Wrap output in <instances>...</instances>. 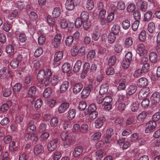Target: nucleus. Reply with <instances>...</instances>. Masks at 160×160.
<instances>
[{
  "mask_svg": "<svg viewBox=\"0 0 160 160\" xmlns=\"http://www.w3.org/2000/svg\"><path fill=\"white\" fill-rule=\"evenodd\" d=\"M45 70L43 69L40 70L38 73L37 78L38 82L37 86L41 87L43 86V81L45 79Z\"/></svg>",
  "mask_w": 160,
  "mask_h": 160,
  "instance_id": "f257e3e1",
  "label": "nucleus"
},
{
  "mask_svg": "<svg viewBox=\"0 0 160 160\" xmlns=\"http://www.w3.org/2000/svg\"><path fill=\"white\" fill-rule=\"evenodd\" d=\"M23 59V57L21 55H19L17 58L12 60L10 63V66L13 68H17L19 65V62H21Z\"/></svg>",
  "mask_w": 160,
  "mask_h": 160,
  "instance_id": "f03ea898",
  "label": "nucleus"
},
{
  "mask_svg": "<svg viewBox=\"0 0 160 160\" xmlns=\"http://www.w3.org/2000/svg\"><path fill=\"white\" fill-rule=\"evenodd\" d=\"M93 88V86L89 84L86 87L84 88L81 93V97L82 98H86L89 95L91 91Z\"/></svg>",
  "mask_w": 160,
  "mask_h": 160,
  "instance_id": "7ed1b4c3",
  "label": "nucleus"
},
{
  "mask_svg": "<svg viewBox=\"0 0 160 160\" xmlns=\"http://www.w3.org/2000/svg\"><path fill=\"white\" fill-rule=\"evenodd\" d=\"M157 126L156 122L155 121H150L147 123L146 125L145 132L148 133L154 129Z\"/></svg>",
  "mask_w": 160,
  "mask_h": 160,
  "instance_id": "20e7f679",
  "label": "nucleus"
},
{
  "mask_svg": "<svg viewBox=\"0 0 160 160\" xmlns=\"http://www.w3.org/2000/svg\"><path fill=\"white\" fill-rule=\"evenodd\" d=\"M105 121L106 118L104 116L102 115L100 116L95 121L94 125L95 127L97 128H100L102 126Z\"/></svg>",
  "mask_w": 160,
  "mask_h": 160,
  "instance_id": "39448f33",
  "label": "nucleus"
},
{
  "mask_svg": "<svg viewBox=\"0 0 160 160\" xmlns=\"http://www.w3.org/2000/svg\"><path fill=\"white\" fill-rule=\"evenodd\" d=\"M62 38V36L60 33H57L55 35L52 42V44L55 48H58L60 46Z\"/></svg>",
  "mask_w": 160,
  "mask_h": 160,
  "instance_id": "423d86ee",
  "label": "nucleus"
},
{
  "mask_svg": "<svg viewBox=\"0 0 160 160\" xmlns=\"http://www.w3.org/2000/svg\"><path fill=\"white\" fill-rule=\"evenodd\" d=\"M150 90L148 88H144L141 89L138 93V97L139 99L146 97L150 93Z\"/></svg>",
  "mask_w": 160,
  "mask_h": 160,
  "instance_id": "0eeeda50",
  "label": "nucleus"
},
{
  "mask_svg": "<svg viewBox=\"0 0 160 160\" xmlns=\"http://www.w3.org/2000/svg\"><path fill=\"white\" fill-rule=\"evenodd\" d=\"M58 142V140L57 138L51 140L47 146L48 150L51 152L54 151L57 147Z\"/></svg>",
  "mask_w": 160,
  "mask_h": 160,
  "instance_id": "6e6552de",
  "label": "nucleus"
},
{
  "mask_svg": "<svg viewBox=\"0 0 160 160\" xmlns=\"http://www.w3.org/2000/svg\"><path fill=\"white\" fill-rule=\"evenodd\" d=\"M69 103L67 102H62L59 105L58 109V112L60 113L65 112L69 108Z\"/></svg>",
  "mask_w": 160,
  "mask_h": 160,
  "instance_id": "1a4fd4ad",
  "label": "nucleus"
},
{
  "mask_svg": "<svg viewBox=\"0 0 160 160\" xmlns=\"http://www.w3.org/2000/svg\"><path fill=\"white\" fill-rule=\"evenodd\" d=\"M151 100L152 103L156 104L158 103L160 100V95L158 92H154L151 97Z\"/></svg>",
  "mask_w": 160,
  "mask_h": 160,
  "instance_id": "9d476101",
  "label": "nucleus"
},
{
  "mask_svg": "<svg viewBox=\"0 0 160 160\" xmlns=\"http://www.w3.org/2000/svg\"><path fill=\"white\" fill-rule=\"evenodd\" d=\"M83 148L81 146H78L75 147L73 151L72 155L75 158L79 156L83 152Z\"/></svg>",
  "mask_w": 160,
  "mask_h": 160,
  "instance_id": "9b49d317",
  "label": "nucleus"
},
{
  "mask_svg": "<svg viewBox=\"0 0 160 160\" xmlns=\"http://www.w3.org/2000/svg\"><path fill=\"white\" fill-rule=\"evenodd\" d=\"M60 25L62 28H73L74 26V24L73 22H70L69 24L68 23V22L65 18L61 19L60 20Z\"/></svg>",
  "mask_w": 160,
  "mask_h": 160,
  "instance_id": "f8f14e48",
  "label": "nucleus"
},
{
  "mask_svg": "<svg viewBox=\"0 0 160 160\" xmlns=\"http://www.w3.org/2000/svg\"><path fill=\"white\" fill-rule=\"evenodd\" d=\"M137 90V86L134 84H133L129 86L127 89V94L128 95H131L134 94Z\"/></svg>",
  "mask_w": 160,
  "mask_h": 160,
  "instance_id": "ddd939ff",
  "label": "nucleus"
},
{
  "mask_svg": "<svg viewBox=\"0 0 160 160\" xmlns=\"http://www.w3.org/2000/svg\"><path fill=\"white\" fill-rule=\"evenodd\" d=\"M136 51L139 54H146L147 52V50L145 48L144 44L142 43L140 44L137 45Z\"/></svg>",
  "mask_w": 160,
  "mask_h": 160,
  "instance_id": "4468645a",
  "label": "nucleus"
},
{
  "mask_svg": "<svg viewBox=\"0 0 160 160\" xmlns=\"http://www.w3.org/2000/svg\"><path fill=\"white\" fill-rule=\"evenodd\" d=\"M137 84L139 87H144L148 84V80L145 78H142L138 80Z\"/></svg>",
  "mask_w": 160,
  "mask_h": 160,
  "instance_id": "2eb2a0df",
  "label": "nucleus"
},
{
  "mask_svg": "<svg viewBox=\"0 0 160 160\" xmlns=\"http://www.w3.org/2000/svg\"><path fill=\"white\" fill-rule=\"evenodd\" d=\"M74 140V137L71 135L69 136L67 139L63 143V147L64 148H66L69 147L71 143Z\"/></svg>",
  "mask_w": 160,
  "mask_h": 160,
  "instance_id": "dca6fc26",
  "label": "nucleus"
},
{
  "mask_svg": "<svg viewBox=\"0 0 160 160\" xmlns=\"http://www.w3.org/2000/svg\"><path fill=\"white\" fill-rule=\"evenodd\" d=\"M69 82L67 81L63 82L60 88L61 93H63L66 91L69 88Z\"/></svg>",
  "mask_w": 160,
  "mask_h": 160,
  "instance_id": "f3484780",
  "label": "nucleus"
},
{
  "mask_svg": "<svg viewBox=\"0 0 160 160\" xmlns=\"http://www.w3.org/2000/svg\"><path fill=\"white\" fill-rule=\"evenodd\" d=\"M96 110L97 107L96 105L94 103H92L90 105L84 112L85 115H88L90 112H96Z\"/></svg>",
  "mask_w": 160,
  "mask_h": 160,
  "instance_id": "a211bd4d",
  "label": "nucleus"
},
{
  "mask_svg": "<svg viewBox=\"0 0 160 160\" xmlns=\"http://www.w3.org/2000/svg\"><path fill=\"white\" fill-rule=\"evenodd\" d=\"M83 88L82 84L80 82L75 84L73 87V92L76 94L80 92Z\"/></svg>",
  "mask_w": 160,
  "mask_h": 160,
  "instance_id": "6ab92c4d",
  "label": "nucleus"
},
{
  "mask_svg": "<svg viewBox=\"0 0 160 160\" xmlns=\"http://www.w3.org/2000/svg\"><path fill=\"white\" fill-rule=\"evenodd\" d=\"M9 71L6 68H3L0 70V78L4 79L8 76Z\"/></svg>",
  "mask_w": 160,
  "mask_h": 160,
  "instance_id": "aec40b11",
  "label": "nucleus"
},
{
  "mask_svg": "<svg viewBox=\"0 0 160 160\" xmlns=\"http://www.w3.org/2000/svg\"><path fill=\"white\" fill-rule=\"evenodd\" d=\"M5 50L6 53L9 57L13 56L14 54V48L11 45H7L6 46Z\"/></svg>",
  "mask_w": 160,
  "mask_h": 160,
  "instance_id": "412c9836",
  "label": "nucleus"
},
{
  "mask_svg": "<svg viewBox=\"0 0 160 160\" xmlns=\"http://www.w3.org/2000/svg\"><path fill=\"white\" fill-rule=\"evenodd\" d=\"M36 92V88L34 86L30 87L28 90V97L32 98L34 97Z\"/></svg>",
  "mask_w": 160,
  "mask_h": 160,
  "instance_id": "4be33fe9",
  "label": "nucleus"
},
{
  "mask_svg": "<svg viewBox=\"0 0 160 160\" xmlns=\"http://www.w3.org/2000/svg\"><path fill=\"white\" fill-rule=\"evenodd\" d=\"M63 56V53L61 51L56 52L54 56V62L55 64L56 62H58L62 58Z\"/></svg>",
  "mask_w": 160,
  "mask_h": 160,
  "instance_id": "5701e85b",
  "label": "nucleus"
},
{
  "mask_svg": "<svg viewBox=\"0 0 160 160\" xmlns=\"http://www.w3.org/2000/svg\"><path fill=\"white\" fill-rule=\"evenodd\" d=\"M76 112V110L74 109H70L68 111L67 117L68 119L72 120L75 116Z\"/></svg>",
  "mask_w": 160,
  "mask_h": 160,
  "instance_id": "b1692460",
  "label": "nucleus"
},
{
  "mask_svg": "<svg viewBox=\"0 0 160 160\" xmlns=\"http://www.w3.org/2000/svg\"><path fill=\"white\" fill-rule=\"evenodd\" d=\"M61 10L59 7H56L53 9L52 12V15L55 18L58 17L61 15Z\"/></svg>",
  "mask_w": 160,
  "mask_h": 160,
  "instance_id": "393cba45",
  "label": "nucleus"
},
{
  "mask_svg": "<svg viewBox=\"0 0 160 160\" xmlns=\"http://www.w3.org/2000/svg\"><path fill=\"white\" fill-rule=\"evenodd\" d=\"M108 86L107 84L102 85L100 88L99 93L101 95L104 94L108 92Z\"/></svg>",
  "mask_w": 160,
  "mask_h": 160,
  "instance_id": "a878e982",
  "label": "nucleus"
},
{
  "mask_svg": "<svg viewBox=\"0 0 160 160\" xmlns=\"http://www.w3.org/2000/svg\"><path fill=\"white\" fill-rule=\"evenodd\" d=\"M150 61L153 63L156 62L158 60V55L157 53L154 52H151L149 55Z\"/></svg>",
  "mask_w": 160,
  "mask_h": 160,
  "instance_id": "bb28decb",
  "label": "nucleus"
},
{
  "mask_svg": "<svg viewBox=\"0 0 160 160\" xmlns=\"http://www.w3.org/2000/svg\"><path fill=\"white\" fill-rule=\"evenodd\" d=\"M75 5L70 0H67L65 3L66 8L68 10H72L74 8Z\"/></svg>",
  "mask_w": 160,
  "mask_h": 160,
  "instance_id": "cd10ccee",
  "label": "nucleus"
},
{
  "mask_svg": "<svg viewBox=\"0 0 160 160\" xmlns=\"http://www.w3.org/2000/svg\"><path fill=\"white\" fill-rule=\"evenodd\" d=\"M104 150L101 149L97 150L95 152V157L97 160H101L103 156Z\"/></svg>",
  "mask_w": 160,
  "mask_h": 160,
  "instance_id": "c85d7f7f",
  "label": "nucleus"
},
{
  "mask_svg": "<svg viewBox=\"0 0 160 160\" xmlns=\"http://www.w3.org/2000/svg\"><path fill=\"white\" fill-rule=\"evenodd\" d=\"M102 134L100 132H97L93 134L91 137V140L96 142L98 141L101 136Z\"/></svg>",
  "mask_w": 160,
  "mask_h": 160,
  "instance_id": "c756f323",
  "label": "nucleus"
},
{
  "mask_svg": "<svg viewBox=\"0 0 160 160\" xmlns=\"http://www.w3.org/2000/svg\"><path fill=\"white\" fill-rule=\"evenodd\" d=\"M81 61L80 60H78L73 68V71L75 72H78L81 68Z\"/></svg>",
  "mask_w": 160,
  "mask_h": 160,
  "instance_id": "7c9ffc66",
  "label": "nucleus"
},
{
  "mask_svg": "<svg viewBox=\"0 0 160 160\" xmlns=\"http://www.w3.org/2000/svg\"><path fill=\"white\" fill-rule=\"evenodd\" d=\"M89 14L88 12L83 11L81 12L79 18L83 21H86L89 18Z\"/></svg>",
  "mask_w": 160,
  "mask_h": 160,
  "instance_id": "2f4dec72",
  "label": "nucleus"
},
{
  "mask_svg": "<svg viewBox=\"0 0 160 160\" xmlns=\"http://www.w3.org/2000/svg\"><path fill=\"white\" fill-rule=\"evenodd\" d=\"M133 43L132 39L131 37L127 38L125 41L124 47L126 48H128L130 47Z\"/></svg>",
  "mask_w": 160,
  "mask_h": 160,
  "instance_id": "473e14b6",
  "label": "nucleus"
},
{
  "mask_svg": "<svg viewBox=\"0 0 160 160\" xmlns=\"http://www.w3.org/2000/svg\"><path fill=\"white\" fill-rule=\"evenodd\" d=\"M18 10L15 9L13 10L8 16V18L10 20H12L16 18L18 15Z\"/></svg>",
  "mask_w": 160,
  "mask_h": 160,
  "instance_id": "72a5a7b5",
  "label": "nucleus"
},
{
  "mask_svg": "<svg viewBox=\"0 0 160 160\" xmlns=\"http://www.w3.org/2000/svg\"><path fill=\"white\" fill-rule=\"evenodd\" d=\"M70 65L68 62L64 63L62 67V71L64 72H68L70 70Z\"/></svg>",
  "mask_w": 160,
  "mask_h": 160,
  "instance_id": "f704fd0d",
  "label": "nucleus"
},
{
  "mask_svg": "<svg viewBox=\"0 0 160 160\" xmlns=\"http://www.w3.org/2000/svg\"><path fill=\"white\" fill-rule=\"evenodd\" d=\"M122 25V28L125 30L128 29L130 26L129 21L128 19H125L123 21Z\"/></svg>",
  "mask_w": 160,
  "mask_h": 160,
  "instance_id": "c9c22d12",
  "label": "nucleus"
},
{
  "mask_svg": "<svg viewBox=\"0 0 160 160\" xmlns=\"http://www.w3.org/2000/svg\"><path fill=\"white\" fill-rule=\"evenodd\" d=\"M120 27L118 25H114L112 28V33L115 35H117L120 31Z\"/></svg>",
  "mask_w": 160,
  "mask_h": 160,
  "instance_id": "e433bc0d",
  "label": "nucleus"
},
{
  "mask_svg": "<svg viewBox=\"0 0 160 160\" xmlns=\"http://www.w3.org/2000/svg\"><path fill=\"white\" fill-rule=\"evenodd\" d=\"M147 113L145 111H142L140 113L138 116L137 118L139 121H142L146 118Z\"/></svg>",
  "mask_w": 160,
  "mask_h": 160,
  "instance_id": "4c0bfd02",
  "label": "nucleus"
},
{
  "mask_svg": "<svg viewBox=\"0 0 160 160\" xmlns=\"http://www.w3.org/2000/svg\"><path fill=\"white\" fill-rule=\"evenodd\" d=\"M52 89L50 88H47L43 93V96L45 98H48L52 94Z\"/></svg>",
  "mask_w": 160,
  "mask_h": 160,
  "instance_id": "58836bf2",
  "label": "nucleus"
},
{
  "mask_svg": "<svg viewBox=\"0 0 160 160\" xmlns=\"http://www.w3.org/2000/svg\"><path fill=\"white\" fill-rule=\"evenodd\" d=\"M96 54L94 50H91L88 52L87 56V58L88 60H91L93 59Z\"/></svg>",
  "mask_w": 160,
  "mask_h": 160,
  "instance_id": "ea45409f",
  "label": "nucleus"
},
{
  "mask_svg": "<svg viewBox=\"0 0 160 160\" xmlns=\"http://www.w3.org/2000/svg\"><path fill=\"white\" fill-rule=\"evenodd\" d=\"M146 38V33L145 30H142L139 36V39L141 42H143L145 41Z\"/></svg>",
  "mask_w": 160,
  "mask_h": 160,
  "instance_id": "a19ab883",
  "label": "nucleus"
},
{
  "mask_svg": "<svg viewBox=\"0 0 160 160\" xmlns=\"http://www.w3.org/2000/svg\"><path fill=\"white\" fill-rule=\"evenodd\" d=\"M148 29L149 32L153 33L155 29L154 24L153 22L149 23L148 25Z\"/></svg>",
  "mask_w": 160,
  "mask_h": 160,
  "instance_id": "79ce46f5",
  "label": "nucleus"
},
{
  "mask_svg": "<svg viewBox=\"0 0 160 160\" xmlns=\"http://www.w3.org/2000/svg\"><path fill=\"white\" fill-rule=\"evenodd\" d=\"M22 87V85L20 83H17L15 84L13 87V90L14 92H17L20 91Z\"/></svg>",
  "mask_w": 160,
  "mask_h": 160,
  "instance_id": "37998d69",
  "label": "nucleus"
},
{
  "mask_svg": "<svg viewBox=\"0 0 160 160\" xmlns=\"http://www.w3.org/2000/svg\"><path fill=\"white\" fill-rule=\"evenodd\" d=\"M43 147L40 145H38L36 146L34 148V153L36 154H38L40 153L42 150Z\"/></svg>",
  "mask_w": 160,
  "mask_h": 160,
  "instance_id": "c03bdc74",
  "label": "nucleus"
},
{
  "mask_svg": "<svg viewBox=\"0 0 160 160\" xmlns=\"http://www.w3.org/2000/svg\"><path fill=\"white\" fill-rule=\"evenodd\" d=\"M73 41V38L72 36H68L65 40V44L67 46H70L72 43Z\"/></svg>",
  "mask_w": 160,
  "mask_h": 160,
  "instance_id": "a18cd8bd",
  "label": "nucleus"
},
{
  "mask_svg": "<svg viewBox=\"0 0 160 160\" xmlns=\"http://www.w3.org/2000/svg\"><path fill=\"white\" fill-rule=\"evenodd\" d=\"M86 6L88 10H90L92 9L94 7L93 1L87 0Z\"/></svg>",
  "mask_w": 160,
  "mask_h": 160,
  "instance_id": "49530a36",
  "label": "nucleus"
},
{
  "mask_svg": "<svg viewBox=\"0 0 160 160\" xmlns=\"http://www.w3.org/2000/svg\"><path fill=\"white\" fill-rule=\"evenodd\" d=\"M43 52V49L41 47H38L35 50L34 55L35 57H39L41 56Z\"/></svg>",
  "mask_w": 160,
  "mask_h": 160,
  "instance_id": "de8ad7c7",
  "label": "nucleus"
},
{
  "mask_svg": "<svg viewBox=\"0 0 160 160\" xmlns=\"http://www.w3.org/2000/svg\"><path fill=\"white\" fill-rule=\"evenodd\" d=\"M58 120L56 117H53L51 120L50 125L52 127H55L58 125Z\"/></svg>",
  "mask_w": 160,
  "mask_h": 160,
  "instance_id": "09e8293b",
  "label": "nucleus"
},
{
  "mask_svg": "<svg viewBox=\"0 0 160 160\" xmlns=\"http://www.w3.org/2000/svg\"><path fill=\"white\" fill-rule=\"evenodd\" d=\"M126 88L125 81L123 79L122 81H121L120 82L119 84L118 88V90L121 91L124 90Z\"/></svg>",
  "mask_w": 160,
  "mask_h": 160,
  "instance_id": "8fccbe9b",
  "label": "nucleus"
},
{
  "mask_svg": "<svg viewBox=\"0 0 160 160\" xmlns=\"http://www.w3.org/2000/svg\"><path fill=\"white\" fill-rule=\"evenodd\" d=\"M122 48H123L121 45L118 43H116L114 45V49L115 51L118 53L121 52Z\"/></svg>",
  "mask_w": 160,
  "mask_h": 160,
  "instance_id": "3c124183",
  "label": "nucleus"
},
{
  "mask_svg": "<svg viewBox=\"0 0 160 160\" xmlns=\"http://www.w3.org/2000/svg\"><path fill=\"white\" fill-rule=\"evenodd\" d=\"M149 100L147 98H144L141 102V105L143 108H147L149 106Z\"/></svg>",
  "mask_w": 160,
  "mask_h": 160,
  "instance_id": "603ef678",
  "label": "nucleus"
},
{
  "mask_svg": "<svg viewBox=\"0 0 160 160\" xmlns=\"http://www.w3.org/2000/svg\"><path fill=\"white\" fill-rule=\"evenodd\" d=\"M50 81L52 85L54 86H55L58 84L59 81L58 76L56 75H53Z\"/></svg>",
  "mask_w": 160,
  "mask_h": 160,
  "instance_id": "864d4df0",
  "label": "nucleus"
},
{
  "mask_svg": "<svg viewBox=\"0 0 160 160\" xmlns=\"http://www.w3.org/2000/svg\"><path fill=\"white\" fill-rule=\"evenodd\" d=\"M115 34L112 33H110L109 34L108 38V42L109 43H113L116 39V37Z\"/></svg>",
  "mask_w": 160,
  "mask_h": 160,
  "instance_id": "5fc2aeb1",
  "label": "nucleus"
},
{
  "mask_svg": "<svg viewBox=\"0 0 160 160\" xmlns=\"http://www.w3.org/2000/svg\"><path fill=\"white\" fill-rule=\"evenodd\" d=\"M103 104H111V103L113 101V99L112 97L108 95L104 97Z\"/></svg>",
  "mask_w": 160,
  "mask_h": 160,
  "instance_id": "6e6d98bb",
  "label": "nucleus"
},
{
  "mask_svg": "<svg viewBox=\"0 0 160 160\" xmlns=\"http://www.w3.org/2000/svg\"><path fill=\"white\" fill-rule=\"evenodd\" d=\"M71 52L72 56H77L79 52V50L77 47L75 46H73L71 49Z\"/></svg>",
  "mask_w": 160,
  "mask_h": 160,
  "instance_id": "4d7b16f0",
  "label": "nucleus"
},
{
  "mask_svg": "<svg viewBox=\"0 0 160 160\" xmlns=\"http://www.w3.org/2000/svg\"><path fill=\"white\" fill-rule=\"evenodd\" d=\"M87 106V103L84 101H82L80 102L78 105V108L79 110L83 111L84 110Z\"/></svg>",
  "mask_w": 160,
  "mask_h": 160,
  "instance_id": "13d9d810",
  "label": "nucleus"
},
{
  "mask_svg": "<svg viewBox=\"0 0 160 160\" xmlns=\"http://www.w3.org/2000/svg\"><path fill=\"white\" fill-rule=\"evenodd\" d=\"M152 16V13L151 12H147L144 15V20L147 21H149L151 18Z\"/></svg>",
  "mask_w": 160,
  "mask_h": 160,
  "instance_id": "bf43d9fd",
  "label": "nucleus"
},
{
  "mask_svg": "<svg viewBox=\"0 0 160 160\" xmlns=\"http://www.w3.org/2000/svg\"><path fill=\"white\" fill-rule=\"evenodd\" d=\"M19 38L20 41L22 42H25L26 41L27 38V37L25 34L22 32L20 33Z\"/></svg>",
  "mask_w": 160,
  "mask_h": 160,
  "instance_id": "052dcab7",
  "label": "nucleus"
},
{
  "mask_svg": "<svg viewBox=\"0 0 160 160\" xmlns=\"http://www.w3.org/2000/svg\"><path fill=\"white\" fill-rule=\"evenodd\" d=\"M55 19L51 16H48L47 17V22L50 26H53L55 23Z\"/></svg>",
  "mask_w": 160,
  "mask_h": 160,
  "instance_id": "680f3d73",
  "label": "nucleus"
},
{
  "mask_svg": "<svg viewBox=\"0 0 160 160\" xmlns=\"http://www.w3.org/2000/svg\"><path fill=\"white\" fill-rule=\"evenodd\" d=\"M42 104V100L40 98L37 99L35 103L34 107L37 110L38 109L41 107Z\"/></svg>",
  "mask_w": 160,
  "mask_h": 160,
  "instance_id": "e2e57ef3",
  "label": "nucleus"
},
{
  "mask_svg": "<svg viewBox=\"0 0 160 160\" xmlns=\"http://www.w3.org/2000/svg\"><path fill=\"white\" fill-rule=\"evenodd\" d=\"M53 160H58L61 157V153L59 152H54L52 155Z\"/></svg>",
  "mask_w": 160,
  "mask_h": 160,
  "instance_id": "0e129e2a",
  "label": "nucleus"
},
{
  "mask_svg": "<svg viewBox=\"0 0 160 160\" xmlns=\"http://www.w3.org/2000/svg\"><path fill=\"white\" fill-rule=\"evenodd\" d=\"M133 16L134 19L136 21H139L141 19V13L138 10H136L133 13Z\"/></svg>",
  "mask_w": 160,
  "mask_h": 160,
  "instance_id": "69168bd1",
  "label": "nucleus"
},
{
  "mask_svg": "<svg viewBox=\"0 0 160 160\" xmlns=\"http://www.w3.org/2000/svg\"><path fill=\"white\" fill-rule=\"evenodd\" d=\"M116 61V57L114 56H112L109 58L108 62V64L110 66H113L115 63Z\"/></svg>",
  "mask_w": 160,
  "mask_h": 160,
  "instance_id": "338daca9",
  "label": "nucleus"
},
{
  "mask_svg": "<svg viewBox=\"0 0 160 160\" xmlns=\"http://www.w3.org/2000/svg\"><path fill=\"white\" fill-rule=\"evenodd\" d=\"M12 26L7 22H4L3 25V30L6 32H8L12 28Z\"/></svg>",
  "mask_w": 160,
  "mask_h": 160,
  "instance_id": "774afa93",
  "label": "nucleus"
}]
</instances>
